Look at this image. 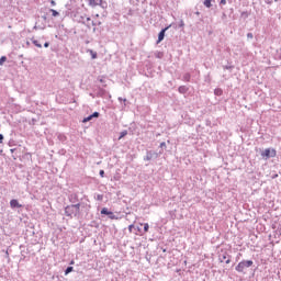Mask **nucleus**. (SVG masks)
<instances>
[{"label":"nucleus","mask_w":281,"mask_h":281,"mask_svg":"<svg viewBox=\"0 0 281 281\" xmlns=\"http://www.w3.org/2000/svg\"><path fill=\"white\" fill-rule=\"evenodd\" d=\"M101 214H105V216H109L111 218V221H117V216H115V214L111 211H109V209L103 207L101 210Z\"/></svg>","instance_id":"39448f33"},{"label":"nucleus","mask_w":281,"mask_h":281,"mask_svg":"<svg viewBox=\"0 0 281 281\" xmlns=\"http://www.w3.org/2000/svg\"><path fill=\"white\" fill-rule=\"evenodd\" d=\"M10 207H12V210H14L15 207H23V205H21L19 203V200L13 199L10 201Z\"/></svg>","instance_id":"0eeeda50"},{"label":"nucleus","mask_w":281,"mask_h":281,"mask_svg":"<svg viewBox=\"0 0 281 281\" xmlns=\"http://www.w3.org/2000/svg\"><path fill=\"white\" fill-rule=\"evenodd\" d=\"M71 271H74V267H68V268L65 270V276H69V273H71Z\"/></svg>","instance_id":"dca6fc26"},{"label":"nucleus","mask_w":281,"mask_h":281,"mask_svg":"<svg viewBox=\"0 0 281 281\" xmlns=\"http://www.w3.org/2000/svg\"><path fill=\"white\" fill-rule=\"evenodd\" d=\"M5 60H8V57L2 56V57L0 58V66L3 65V63H5Z\"/></svg>","instance_id":"6ab92c4d"},{"label":"nucleus","mask_w":281,"mask_h":281,"mask_svg":"<svg viewBox=\"0 0 281 281\" xmlns=\"http://www.w3.org/2000/svg\"><path fill=\"white\" fill-rule=\"evenodd\" d=\"M169 29V26L162 29L159 34H158V41L157 43H161V41H164V38L166 37V31Z\"/></svg>","instance_id":"423d86ee"},{"label":"nucleus","mask_w":281,"mask_h":281,"mask_svg":"<svg viewBox=\"0 0 281 281\" xmlns=\"http://www.w3.org/2000/svg\"><path fill=\"white\" fill-rule=\"evenodd\" d=\"M70 265H75V261L72 260V261H70Z\"/></svg>","instance_id":"cd10ccee"},{"label":"nucleus","mask_w":281,"mask_h":281,"mask_svg":"<svg viewBox=\"0 0 281 281\" xmlns=\"http://www.w3.org/2000/svg\"><path fill=\"white\" fill-rule=\"evenodd\" d=\"M276 155H278V153L273 148H267L261 153L263 159H270V157H276Z\"/></svg>","instance_id":"20e7f679"},{"label":"nucleus","mask_w":281,"mask_h":281,"mask_svg":"<svg viewBox=\"0 0 281 281\" xmlns=\"http://www.w3.org/2000/svg\"><path fill=\"white\" fill-rule=\"evenodd\" d=\"M87 54H90L92 60H95V58H98V52H95L93 49H88Z\"/></svg>","instance_id":"6e6552de"},{"label":"nucleus","mask_w":281,"mask_h":281,"mask_svg":"<svg viewBox=\"0 0 281 281\" xmlns=\"http://www.w3.org/2000/svg\"><path fill=\"white\" fill-rule=\"evenodd\" d=\"M127 135H128V132L123 131V132H121L119 139H122V138L126 137Z\"/></svg>","instance_id":"4468645a"},{"label":"nucleus","mask_w":281,"mask_h":281,"mask_svg":"<svg viewBox=\"0 0 281 281\" xmlns=\"http://www.w3.org/2000/svg\"><path fill=\"white\" fill-rule=\"evenodd\" d=\"M205 8H212V0H204Z\"/></svg>","instance_id":"ddd939ff"},{"label":"nucleus","mask_w":281,"mask_h":281,"mask_svg":"<svg viewBox=\"0 0 281 281\" xmlns=\"http://www.w3.org/2000/svg\"><path fill=\"white\" fill-rule=\"evenodd\" d=\"M150 229V225H148V223L144 224V232L145 234L148 233V231Z\"/></svg>","instance_id":"a211bd4d"},{"label":"nucleus","mask_w":281,"mask_h":281,"mask_svg":"<svg viewBox=\"0 0 281 281\" xmlns=\"http://www.w3.org/2000/svg\"><path fill=\"white\" fill-rule=\"evenodd\" d=\"M226 3H227V0H221L222 5H226Z\"/></svg>","instance_id":"5701e85b"},{"label":"nucleus","mask_w":281,"mask_h":281,"mask_svg":"<svg viewBox=\"0 0 281 281\" xmlns=\"http://www.w3.org/2000/svg\"><path fill=\"white\" fill-rule=\"evenodd\" d=\"M102 0H89V4L92 7L100 5Z\"/></svg>","instance_id":"9d476101"},{"label":"nucleus","mask_w":281,"mask_h":281,"mask_svg":"<svg viewBox=\"0 0 281 281\" xmlns=\"http://www.w3.org/2000/svg\"><path fill=\"white\" fill-rule=\"evenodd\" d=\"M93 117H100V113L99 112H94L92 115L83 119V122H90V120H93Z\"/></svg>","instance_id":"1a4fd4ad"},{"label":"nucleus","mask_w":281,"mask_h":281,"mask_svg":"<svg viewBox=\"0 0 281 281\" xmlns=\"http://www.w3.org/2000/svg\"><path fill=\"white\" fill-rule=\"evenodd\" d=\"M99 175L100 177L104 178V170H100Z\"/></svg>","instance_id":"4be33fe9"},{"label":"nucleus","mask_w":281,"mask_h":281,"mask_svg":"<svg viewBox=\"0 0 281 281\" xmlns=\"http://www.w3.org/2000/svg\"><path fill=\"white\" fill-rule=\"evenodd\" d=\"M178 91H179V93H188V87H186V86H180V87L178 88Z\"/></svg>","instance_id":"9b49d317"},{"label":"nucleus","mask_w":281,"mask_h":281,"mask_svg":"<svg viewBox=\"0 0 281 281\" xmlns=\"http://www.w3.org/2000/svg\"><path fill=\"white\" fill-rule=\"evenodd\" d=\"M247 38H254V34L252 33H248L247 34Z\"/></svg>","instance_id":"412c9836"},{"label":"nucleus","mask_w":281,"mask_h":281,"mask_svg":"<svg viewBox=\"0 0 281 281\" xmlns=\"http://www.w3.org/2000/svg\"><path fill=\"white\" fill-rule=\"evenodd\" d=\"M160 146H161V148H164V146H166V143H161Z\"/></svg>","instance_id":"bb28decb"},{"label":"nucleus","mask_w":281,"mask_h":281,"mask_svg":"<svg viewBox=\"0 0 281 281\" xmlns=\"http://www.w3.org/2000/svg\"><path fill=\"white\" fill-rule=\"evenodd\" d=\"M220 262H225L226 265H229L232 262V256L227 252V250H221L218 255Z\"/></svg>","instance_id":"7ed1b4c3"},{"label":"nucleus","mask_w":281,"mask_h":281,"mask_svg":"<svg viewBox=\"0 0 281 281\" xmlns=\"http://www.w3.org/2000/svg\"><path fill=\"white\" fill-rule=\"evenodd\" d=\"M0 144H3V134H0Z\"/></svg>","instance_id":"b1692460"},{"label":"nucleus","mask_w":281,"mask_h":281,"mask_svg":"<svg viewBox=\"0 0 281 281\" xmlns=\"http://www.w3.org/2000/svg\"><path fill=\"white\" fill-rule=\"evenodd\" d=\"M50 5H56V1L52 0Z\"/></svg>","instance_id":"393cba45"},{"label":"nucleus","mask_w":281,"mask_h":281,"mask_svg":"<svg viewBox=\"0 0 281 281\" xmlns=\"http://www.w3.org/2000/svg\"><path fill=\"white\" fill-rule=\"evenodd\" d=\"M214 94H215V95H223V89L216 88V89L214 90Z\"/></svg>","instance_id":"f8f14e48"},{"label":"nucleus","mask_w":281,"mask_h":281,"mask_svg":"<svg viewBox=\"0 0 281 281\" xmlns=\"http://www.w3.org/2000/svg\"><path fill=\"white\" fill-rule=\"evenodd\" d=\"M44 47H49V43H45V44H44Z\"/></svg>","instance_id":"a878e982"},{"label":"nucleus","mask_w":281,"mask_h":281,"mask_svg":"<svg viewBox=\"0 0 281 281\" xmlns=\"http://www.w3.org/2000/svg\"><path fill=\"white\" fill-rule=\"evenodd\" d=\"M66 216L74 218L76 216H80V204L68 205L65 209Z\"/></svg>","instance_id":"f257e3e1"},{"label":"nucleus","mask_w":281,"mask_h":281,"mask_svg":"<svg viewBox=\"0 0 281 281\" xmlns=\"http://www.w3.org/2000/svg\"><path fill=\"white\" fill-rule=\"evenodd\" d=\"M254 266V261L252 260H244L240 261L237 266H236V271H238V273H243V271H245V269L252 267Z\"/></svg>","instance_id":"f03ea898"},{"label":"nucleus","mask_w":281,"mask_h":281,"mask_svg":"<svg viewBox=\"0 0 281 281\" xmlns=\"http://www.w3.org/2000/svg\"><path fill=\"white\" fill-rule=\"evenodd\" d=\"M133 227H135V225H133V224L128 226L130 234H133Z\"/></svg>","instance_id":"aec40b11"},{"label":"nucleus","mask_w":281,"mask_h":281,"mask_svg":"<svg viewBox=\"0 0 281 281\" xmlns=\"http://www.w3.org/2000/svg\"><path fill=\"white\" fill-rule=\"evenodd\" d=\"M49 12H52V16H59L60 13L58 11L50 9Z\"/></svg>","instance_id":"f3484780"},{"label":"nucleus","mask_w":281,"mask_h":281,"mask_svg":"<svg viewBox=\"0 0 281 281\" xmlns=\"http://www.w3.org/2000/svg\"><path fill=\"white\" fill-rule=\"evenodd\" d=\"M87 21H91V19L88 18Z\"/></svg>","instance_id":"c85d7f7f"},{"label":"nucleus","mask_w":281,"mask_h":281,"mask_svg":"<svg viewBox=\"0 0 281 281\" xmlns=\"http://www.w3.org/2000/svg\"><path fill=\"white\" fill-rule=\"evenodd\" d=\"M33 45H35V47H43V45H41V43H38V40H33L32 41Z\"/></svg>","instance_id":"2eb2a0df"}]
</instances>
